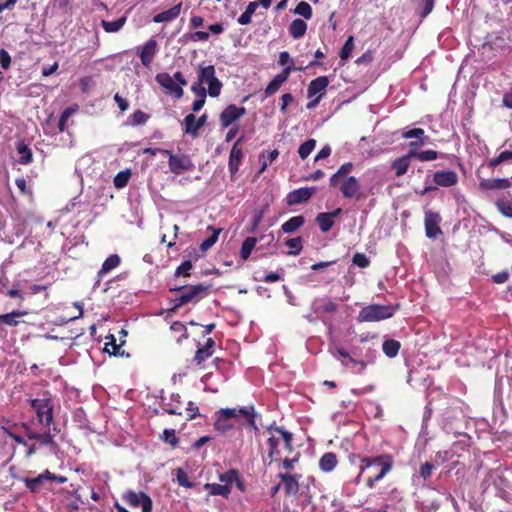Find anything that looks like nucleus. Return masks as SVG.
Returning a JSON list of instances; mask_svg holds the SVG:
<instances>
[{
  "label": "nucleus",
  "instance_id": "nucleus-1",
  "mask_svg": "<svg viewBox=\"0 0 512 512\" xmlns=\"http://www.w3.org/2000/svg\"><path fill=\"white\" fill-rule=\"evenodd\" d=\"M32 409L35 411L38 422L49 427L54 419V403L52 394L45 390L37 398L29 400Z\"/></svg>",
  "mask_w": 512,
  "mask_h": 512
},
{
  "label": "nucleus",
  "instance_id": "nucleus-2",
  "mask_svg": "<svg viewBox=\"0 0 512 512\" xmlns=\"http://www.w3.org/2000/svg\"><path fill=\"white\" fill-rule=\"evenodd\" d=\"M399 305H381L371 304L363 307L357 316V321L363 322H378L391 318L398 310Z\"/></svg>",
  "mask_w": 512,
  "mask_h": 512
},
{
  "label": "nucleus",
  "instance_id": "nucleus-3",
  "mask_svg": "<svg viewBox=\"0 0 512 512\" xmlns=\"http://www.w3.org/2000/svg\"><path fill=\"white\" fill-rule=\"evenodd\" d=\"M374 468H380L379 472L375 475H370L367 479V487L373 488L374 484L382 480L386 474H388L392 468L390 459L386 456H377L372 458L362 459L361 472L365 470H371Z\"/></svg>",
  "mask_w": 512,
  "mask_h": 512
},
{
  "label": "nucleus",
  "instance_id": "nucleus-4",
  "mask_svg": "<svg viewBox=\"0 0 512 512\" xmlns=\"http://www.w3.org/2000/svg\"><path fill=\"white\" fill-rule=\"evenodd\" d=\"M208 290V286L200 283L192 286H179L172 288L171 291H178L180 294L173 300L175 305L173 309H177L188 303H197L204 297Z\"/></svg>",
  "mask_w": 512,
  "mask_h": 512
},
{
  "label": "nucleus",
  "instance_id": "nucleus-5",
  "mask_svg": "<svg viewBox=\"0 0 512 512\" xmlns=\"http://www.w3.org/2000/svg\"><path fill=\"white\" fill-rule=\"evenodd\" d=\"M199 84L208 86V94L211 97H217L221 93L222 83L215 75V67L213 65L199 66L198 70Z\"/></svg>",
  "mask_w": 512,
  "mask_h": 512
},
{
  "label": "nucleus",
  "instance_id": "nucleus-6",
  "mask_svg": "<svg viewBox=\"0 0 512 512\" xmlns=\"http://www.w3.org/2000/svg\"><path fill=\"white\" fill-rule=\"evenodd\" d=\"M161 154L168 157L169 169L176 175L191 171L194 168V164L188 155H175L170 150H161Z\"/></svg>",
  "mask_w": 512,
  "mask_h": 512
},
{
  "label": "nucleus",
  "instance_id": "nucleus-7",
  "mask_svg": "<svg viewBox=\"0 0 512 512\" xmlns=\"http://www.w3.org/2000/svg\"><path fill=\"white\" fill-rule=\"evenodd\" d=\"M123 500L133 508L141 507L142 512H151L153 503L151 498L144 492L126 491Z\"/></svg>",
  "mask_w": 512,
  "mask_h": 512
},
{
  "label": "nucleus",
  "instance_id": "nucleus-8",
  "mask_svg": "<svg viewBox=\"0 0 512 512\" xmlns=\"http://www.w3.org/2000/svg\"><path fill=\"white\" fill-rule=\"evenodd\" d=\"M155 81L176 98H181L183 96V88L174 82V78H172L169 73H158L155 77Z\"/></svg>",
  "mask_w": 512,
  "mask_h": 512
},
{
  "label": "nucleus",
  "instance_id": "nucleus-9",
  "mask_svg": "<svg viewBox=\"0 0 512 512\" xmlns=\"http://www.w3.org/2000/svg\"><path fill=\"white\" fill-rule=\"evenodd\" d=\"M246 113L245 107H238L234 104L228 105L220 114V122L223 128L229 127L236 120Z\"/></svg>",
  "mask_w": 512,
  "mask_h": 512
},
{
  "label": "nucleus",
  "instance_id": "nucleus-10",
  "mask_svg": "<svg viewBox=\"0 0 512 512\" xmlns=\"http://www.w3.org/2000/svg\"><path fill=\"white\" fill-rule=\"evenodd\" d=\"M343 197L345 198H356L361 197V185L354 176L346 177L339 187Z\"/></svg>",
  "mask_w": 512,
  "mask_h": 512
},
{
  "label": "nucleus",
  "instance_id": "nucleus-11",
  "mask_svg": "<svg viewBox=\"0 0 512 512\" xmlns=\"http://www.w3.org/2000/svg\"><path fill=\"white\" fill-rule=\"evenodd\" d=\"M295 70H302L301 68L296 67H286L283 69V71L279 74H277L267 85L265 88V95L266 97L273 95L276 93L282 84L286 82L291 74L292 71Z\"/></svg>",
  "mask_w": 512,
  "mask_h": 512
},
{
  "label": "nucleus",
  "instance_id": "nucleus-12",
  "mask_svg": "<svg viewBox=\"0 0 512 512\" xmlns=\"http://www.w3.org/2000/svg\"><path fill=\"white\" fill-rule=\"evenodd\" d=\"M440 220L441 218L438 213L432 211H428L425 213L424 225L426 236L428 238H436L438 235L442 233L439 227Z\"/></svg>",
  "mask_w": 512,
  "mask_h": 512
},
{
  "label": "nucleus",
  "instance_id": "nucleus-13",
  "mask_svg": "<svg viewBox=\"0 0 512 512\" xmlns=\"http://www.w3.org/2000/svg\"><path fill=\"white\" fill-rule=\"evenodd\" d=\"M433 182L437 186L452 187L458 183V175L453 170H440L433 174Z\"/></svg>",
  "mask_w": 512,
  "mask_h": 512
},
{
  "label": "nucleus",
  "instance_id": "nucleus-14",
  "mask_svg": "<svg viewBox=\"0 0 512 512\" xmlns=\"http://www.w3.org/2000/svg\"><path fill=\"white\" fill-rule=\"evenodd\" d=\"M402 137L405 139H413L409 146L416 150L418 147H421L428 143L429 137L425 135V132L421 128H413L402 133Z\"/></svg>",
  "mask_w": 512,
  "mask_h": 512
},
{
  "label": "nucleus",
  "instance_id": "nucleus-15",
  "mask_svg": "<svg viewBox=\"0 0 512 512\" xmlns=\"http://www.w3.org/2000/svg\"><path fill=\"white\" fill-rule=\"evenodd\" d=\"M315 191L316 189L314 187H305L293 190L287 195V203L288 205H298L306 202L312 197Z\"/></svg>",
  "mask_w": 512,
  "mask_h": 512
},
{
  "label": "nucleus",
  "instance_id": "nucleus-16",
  "mask_svg": "<svg viewBox=\"0 0 512 512\" xmlns=\"http://www.w3.org/2000/svg\"><path fill=\"white\" fill-rule=\"evenodd\" d=\"M157 53V42L155 39H149L140 49L139 57L145 67H149Z\"/></svg>",
  "mask_w": 512,
  "mask_h": 512
},
{
  "label": "nucleus",
  "instance_id": "nucleus-17",
  "mask_svg": "<svg viewBox=\"0 0 512 512\" xmlns=\"http://www.w3.org/2000/svg\"><path fill=\"white\" fill-rule=\"evenodd\" d=\"M207 115L203 114L198 119L194 114H188L184 118L185 132L192 136H197L198 130L206 123Z\"/></svg>",
  "mask_w": 512,
  "mask_h": 512
},
{
  "label": "nucleus",
  "instance_id": "nucleus-18",
  "mask_svg": "<svg viewBox=\"0 0 512 512\" xmlns=\"http://www.w3.org/2000/svg\"><path fill=\"white\" fill-rule=\"evenodd\" d=\"M329 84L328 78L326 76H320L316 79L312 80L308 86L307 94L309 98L314 96L322 97L326 91V88Z\"/></svg>",
  "mask_w": 512,
  "mask_h": 512
},
{
  "label": "nucleus",
  "instance_id": "nucleus-19",
  "mask_svg": "<svg viewBox=\"0 0 512 512\" xmlns=\"http://www.w3.org/2000/svg\"><path fill=\"white\" fill-rule=\"evenodd\" d=\"M311 309L315 313H333L337 310V304L327 297H318L312 301Z\"/></svg>",
  "mask_w": 512,
  "mask_h": 512
},
{
  "label": "nucleus",
  "instance_id": "nucleus-20",
  "mask_svg": "<svg viewBox=\"0 0 512 512\" xmlns=\"http://www.w3.org/2000/svg\"><path fill=\"white\" fill-rule=\"evenodd\" d=\"M278 477L281 479L284 490L287 495L295 496L299 491V477L288 473H279Z\"/></svg>",
  "mask_w": 512,
  "mask_h": 512
},
{
  "label": "nucleus",
  "instance_id": "nucleus-21",
  "mask_svg": "<svg viewBox=\"0 0 512 512\" xmlns=\"http://www.w3.org/2000/svg\"><path fill=\"white\" fill-rule=\"evenodd\" d=\"M240 140L236 141L230 151L229 155V171L233 175L237 173L239 170V166L241 164V160L243 157L242 149L239 147Z\"/></svg>",
  "mask_w": 512,
  "mask_h": 512
},
{
  "label": "nucleus",
  "instance_id": "nucleus-22",
  "mask_svg": "<svg viewBox=\"0 0 512 512\" xmlns=\"http://www.w3.org/2000/svg\"><path fill=\"white\" fill-rule=\"evenodd\" d=\"M511 186V182L507 178L483 179L480 187L484 190H504Z\"/></svg>",
  "mask_w": 512,
  "mask_h": 512
},
{
  "label": "nucleus",
  "instance_id": "nucleus-23",
  "mask_svg": "<svg viewBox=\"0 0 512 512\" xmlns=\"http://www.w3.org/2000/svg\"><path fill=\"white\" fill-rule=\"evenodd\" d=\"M47 477H50L49 470H45L43 473L39 474L34 478H22V481L24 482L26 488H28L31 492L35 493L41 488L45 481H48Z\"/></svg>",
  "mask_w": 512,
  "mask_h": 512
},
{
  "label": "nucleus",
  "instance_id": "nucleus-24",
  "mask_svg": "<svg viewBox=\"0 0 512 512\" xmlns=\"http://www.w3.org/2000/svg\"><path fill=\"white\" fill-rule=\"evenodd\" d=\"M181 7H182V4L178 3L166 11H162V12L156 14L153 17V22L166 23V22H170V21L176 19L180 15Z\"/></svg>",
  "mask_w": 512,
  "mask_h": 512
},
{
  "label": "nucleus",
  "instance_id": "nucleus-25",
  "mask_svg": "<svg viewBox=\"0 0 512 512\" xmlns=\"http://www.w3.org/2000/svg\"><path fill=\"white\" fill-rule=\"evenodd\" d=\"M412 158L414 157L410 156L409 151L406 155L397 158L392 162L391 168L397 177L403 176L408 171Z\"/></svg>",
  "mask_w": 512,
  "mask_h": 512
},
{
  "label": "nucleus",
  "instance_id": "nucleus-26",
  "mask_svg": "<svg viewBox=\"0 0 512 512\" xmlns=\"http://www.w3.org/2000/svg\"><path fill=\"white\" fill-rule=\"evenodd\" d=\"M26 436L30 440H37L41 445L44 446H50V447H56V443L54 440V435L50 432H44V433H35L31 430H27Z\"/></svg>",
  "mask_w": 512,
  "mask_h": 512
},
{
  "label": "nucleus",
  "instance_id": "nucleus-27",
  "mask_svg": "<svg viewBox=\"0 0 512 512\" xmlns=\"http://www.w3.org/2000/svg\"><path fill=\"white\" fill-rule=\"evenodd\" d=\"M204 489L212 496H222L228 498L231 494V486L217 483H206Z\"/></svg>",
  "mask_w": 512,
  "mask_h": 512
},
{
  "label": "nucleus",
  "instance_id": "nucleus-28",
  "mask_svg": "<svg viewBox=\"0 0 512 512\" xmlns=\"http://www.w3.org/2000/svg\"><path fill=\"white\" fill-rule=\"evenodd\" d=\"M307 31V24L302 19H294L289 26V33L294 39L302 38Z\"/></svg>",
  "mask_w": 512,
  "mask_h": 512
},
{
  "label": "nucleus",
  "instance_id": "nucleus-29",
  "mask_svg": "<svg viewBox=\"0 0 512 512\" xmlns=\"http://www.w3.org/2000/svg\"><path fill=\"white\" fill-rule=\"evenodd\" d=\"M16 150L19 155L18 162L20 164L27 165L32 162V160H33L32 151L23 141L17 142Z\"/></svg>",
  "mask_w": 512,
  "mask_h": 512
},
{
  "label": "nucleus",
  "instance_id": "nucleus-30",
  "mask_svg": "<svg viewBox=\"0 0 512 512\" xmlns=\"http://www.w3.org/2000/svg\"><path fill=\"white\" fill-rule=\"evenodd\" d=\"M215 345V342L212 338H208L206 341V344L204 347L199 348L196 351L194 360L197 362V364H201L203 361H205L207 358H209L213 353V347Z\"/></svg>",
  "mask_w": 512,
  "mask_h": 512
},
{
  "label": "nucleus",
  "instance_id": "nucleus-31",
  "mask_svg": "<svg viewBox=\"0 0 512 512\" xmlns=\"http://www.w3.org/2000/svg\"><path fill=\"white\" fill-rule=\"evenodd\" d=\"M121 259L117 254L110 255L102 264L101 269L98 272L99 277H103L116 267L120 265Z\"/></svg>",
  "mask_w": 512,
  "mask_h": 512
},
{
  "label": "nucleus",
  "instance_id": "nucleus-32",
  "mask_svg": "<svg viewBox=\"0 0 512 512\" xmlns=\"http://www.w3.org/2000/svg\"><path fill=\"white\" fill-rule=\"evenodd\" d=\"M353 169V163L346 162L340 166L336 173L330 177V185L335 187L339 184L341 178L346 177Z\"/></svg>",
  "mask_w": 512,
  "mask_h": 512
},
{
  "label": "nucleus",
  "instance_id": "nucleus-33",
  "mask_svg": "<svg viewBox=\"0 0 512 512\" xmlns=\"http://www.w3.org/2000/svg\"><path fill=\"white\" fill-rule=\"evenodd\" d=\"M337 465V458L334 453H325L319 461V466L324 472H331Z\"/></svg>",
  "mask_w": 512,
  "mask_h": 512
},
{
  "label": "nucleus",
  "instance_id": "nucleus-34",
  "mask_svg": "<svg viewBox=\"0 0 512 512\" xmlns=\"http://www.w3.org/2000/svg\"><path fill=\"white\" fill-rule=\"evenodd\" d=\"M305 222V219L303 216H294L284 222L281 226V229L284 233H293L298 228H300Z\"/></svg>",
  "mask_w": 512,
  "mask_h": 512
},
{
  "label": "nucleus",
  "instance_id": "nucleus-35",
  "mask_svg": "<svg viewBox=\"0 0 512 512\" xmlns=\"http://www.w3.org/2000/svg\"><path fill=\"white\" fill-rule=\"evenodd\" d=\"M126 20H127V18L125 16H123L115 21L102 20L101 26L107 33H116L123 28V26L126 23Z\"/></svg>",
  "mask_w": 512,
  "mask_h": 512
},
{
  "label": "nucleus",
  "instance_id": "nucleus-36",
  "mask_svg": "<svg viewBox=\"0 0 512 512\" xmlns=\"http://www.w3.org/2000/svg\"><path fill=\"white\" fill-rule=\"evenodd\" d=\"M249 415V409L246 407H243L241 409H235V408H226L221 409L219 411V416L229 420L231 418H238L240 416H248Z\"/></svg>",
  "mask_w": 512,
  "mask_h": 512
},
{
  "label": "nucleus",
  "instance_id": "nucleus-37",
  "mask_svg": "<svg viewBox=\"0 0 512 512\" xmlns=\"http://www.w3.org/2000/svg\"><path fill=\"white\" fill-rule=\"evenodd\" d=\"M27 312L15 310L7 314L0 315V323L6 324L7 326L14 327L19 324L16 320L18 317L25 316Z\"/></svg>",
  "mask_w": 512,
  "mask_h": 512
},
{
  "label": "nucleus",
  "instance_id": "nucleus-38",
  "mask_svg": "<svg viewBox=\"0 0 512 512\" xmlns=\"http://www.w3.org/2000/svg\"><path fill=\"white\" fill-rule=\"evenodd\" d=\"M400 347V342L394 339L385 340L382 345L383 352L389 358H394L395 356H397Z\"/></svg>",
  "mask_w": 512,
  "mask_h": 512
},
{
  "label": "nucleus",
  "instance_id": "nucleus-39",
  "mask_svg": "<svg viewBox=\"0 0 512 512\" xmlns=\"http://www.w3.org/2000/svg\"><path fill=\"white\" fill-rule=\"evenodd\" d=\"M258 239L256 237H247L241 246L240 257L243 260H247L251 255L252 250L255 248Z\"/></svg>",
  "mask_w": 512,
  "mask_h": 512
},
{
  "label": "nucleus",
  "instance_id": "nucleus-40",
  "mask_svg": "<svg viewBox=\"0 0 512 512\" xmlns=\"http://www.w3.org/2000/svg\"><path fill=\"white\" fill-rule=\"evenodd\" d=\"M410 156L417 158L421 162L432 161L439 157V153L434 150L417 151L414 149L410 150Z\"/></svg>",
  "mask_w": 512,
  "mask_h": 512
},
{
  "label": "nucleus",
  "instance_id": "nucleus-41",
  "mask_svg": "<svg viewBox=\"0 0 512 512\" xmlns=\"http://www.w3.org/2000/svg\"><path fill=\"white\" fill-rule=\"evenodd\" d=\"M78 110V105L74 104L72 106L67 107L64 109V111L61 113L59 122H58V128L61 132L65 131L67 128V121L68 119L74 115Z\"/></svg>",
  "mask_w": 512,
  "mask_h": 512
},
{
  "label": "nucleus",
  "instance_id": "nucleus-42",
  "mask_svg": "<svg viewBox=\"0 0 512 512\" xmlns=\"http://www.w3.org/2000/svg\"><path fill=\"white\" fill-rule=\"evenodd\" d=\"M316 222L322 232H328L334 225V221L331 219L330 214L327 212L319 213L316 216Z\"/></svg>",
  "mask_w": 512,
  "mask_h": 512
},
{
  "label": "nucleus",
  "instance_id": "nucleus-43",
  "mask_svg": "<svg viewBox=\"0 0 512 512\" xmlns=\"http://www.w3.org/2000/svg\"><path fill=\"white\" fill-rule=\"evenodd\" d=\"M268 431H275V432L279 433L284 441L285 448L289 452L292 451L293 436L290 432L286 431L283 427H278V426H270L268 428Z\"/></svg>",
  "mask_w": 512,
  "mask_h": 512
},
{
  "label": "nucleus",
  "instance_id": "nucleus-44",
  "mask_svg": "<svg viewBox=\"0 0 512 512\" xmlns=\"http://www.w3.org/2000/svg\"><path fill=\"white\" fill-rule=\"evenodd\" d=\"M257 7H258V4L256 2H250L247 5L245 11L238 18V23L240 25L249 24L251 22V17L255 13Z\"/></svg>",
  "mask_w": 512,
  "mask_h": 512
},
{
  "label": "nucleus",
  "instance_id": "nucleus-45",
  "mask_svg": "<svg viewBox=\"0 0 512 512\" xmlns=\"http://www.w3.org/2000/svg\"><path fill=\"white\" fill-rule=\"evenodd\" d=\"M316 147V140L315 139H308L304 143H302L298 149V154L302 160L306 159L310 153L315 149Z\"/></svg>",
  "mask_w": 512,
  "mask_h": 512
},
{
  "label": "nucleus",
  "instance_id": "nucleus-46",
  "mask_svg": "<svg viewBox=\"0 0 512 512\" xmlns=\"http://www.w3.org/2000/svg\"><path fill=\"white\" fill-rule=\"evenodd\" d=\"M285 245L290 248V251L287 252L288 255L296 256L302 251V238L301 237H295L288 239L285 242Z\"/></svg>",
  "mask_w": 512,
  "mask_h": 512
},
{
  "label": "nucleus",
  "instance_id": "nucleus-47",
  "mask_svg": "<svg viewBox=\"0 0 512 512\" xmlns=\"http://www.w3.org/2000/svg\"><path fill=\"white\" fill-rule=\"evenodd\" d=\"M109 341L105 344V351L108 352L111 355L118 356L123 355L124 351L121 350V345H118L116 343V339L114 335H109L107 337Z\"/></svg>",
  "mask_w": 512,
  "mask_h": 512
},
{
  "label": "nucleus",
  "instance_id": "nucleus-48",
  "mask_svg": "<svg viewBox=\"0 0 512 512\" xmlns=\"http://www.w3.org/2000/svg\"><path fill=\"white\" fill-rule=\"evenodd\" d=\"M294 14L300 15L307 20L311 19L313 15L311 6L305 1H301L297 4L294 9Z\"/></svg>",
  "mask_w": 512,
  "mask_h": 512
},
{
  "label": "nucleus",
  "instance_id": "nucleus-49",
  "mask_svg": "<svg viewBox=\"0 0 512 512\" xmlns=\"http://www.w3.org/2000/svg\"><path fill=\"white\" fill-rule=\"evenodd\" d=\"M131 172L130 170L120 171L117 173V175L114 177V185L116 188H123L128 184V181L130 179Z\"/></svg>",
  "mask_w": 512,
  "mask_h": 512
},
{
  "label": "nucleus",
  "instance_id": "nucleus-50",
  "mask_svg": "<svg viewBox=\"0 0 512 512\" xmlns=\"http://www.w3.org/2000/svg\"><path fill=\"white\" fill-rule=\"evenodd\" d=\"M353 48H354V38H353V36H349L340 50L341 60H347L350 57Z\"/></svg>",
  "mask_w": 512,
  "mask_h": 512
},
{
  "label": "nucleus",
  "instance_id": "nucleus-51",
  "mask_svg": "<svg viewBox=\"0 0 512 512\" xmlns=\"http://www.w3.org/2000/svg\"><path fill=\"white\" fill-rule=\"evenodd\" d=\"M238 471L235 469H230L225 473L219 474L220 482L224 483L223 485H229L232 487L234 480L237 478Z\"/></svg>",
  "mask_w": 512,
  "mask_h": 512
},
{
  "label": "nucleus",
  "instance_id": "nucleus-52",
  "mask_svg": "<svg viewBox=\"0 0 512 512\" xmlns=\"http://www.w3.org/2000/svg\"><path fill=\"white\" fill-rule=\"evenodd\" d=\"M512 161V151H503L496 158L490 160L489 166L496 167L500 163Z\"/></svg>",
  "mask_w": 512,
  "mask_h": 512
},
{
  "label": "nucleus",
  "instance_id": "nucleus-53",
  "mask_svg": "<svg viewBox=\"0 0 512 512\" xmlns=\"http://www.w3.org/2000/svg\"><path fill=\"white\" fill-rule=\"evenodd\" d=\"M220 232V229H213L212 235L201 243V250L207 251L210 249L217 242Z\"/></svg>",
  "mask_w": 512,
  "mask_h": 512
},
{
  "label": "nucleus",
  "instance_id": "nucleus-54",
  "mask_svg": "<svg viewBox=\"0 0 512 512\" xmlns=\"http://www.w3.org/2000/svg\"><path fill=\"white\" fill-rule=\"evenodd\" d=\"M434 8V0H419V9H421V17L428 16Z\"/></svg>",
  "mask_w": 512,
  "mask_h": 512
},
{
  "label": "nucleus",
  "instance_id": "nucleus-55",
  "mask_svg": "<svg viewBox=\"0 0 512 512\" xmlns=\"http://www.w3.org/2000/svg\"><path fill=\"white\" fill-rule=\"evenodd\" d=\"M149 116L141 110H136L131 116V123L133 125H143L147 122Z\"/></svg>",
  "mask_w": 512,
  "mask_h": 512
},
{
  "label": "nucleus",
  "instance_id": "nucleus-56",
  "mask_svg": "<svg viewBox=\"0 0 512 512\" xmlns=\"http://www.w3.org/2000/svg\"><path fill=\"white\" fill-rule=\"evenodd\" d=\"M352 263L360 268H366L369 266L370 260L364 253H356L352 258Z\"/></svg>",
  "mask_w": 512,
  "mask_h": 512
},
{
  "label": "nucleus",
  "instance_id": "nucleus-57",
  "mask_svg": "<svg viewBox=\"0 0 512 512\" xmlns=\"http://www.w3.org/2000/svg\"><path fill=\"white\" fill-rule=\"evenodd\" d=\"M337 353L339 354L340 357L348 359V361L353 365L360 366V370H363L366 367V363L364 361H358L353 359L352 357H350L349 353L343 348H338Z\"/></svg>",
  "mask_w": 512,
  "mask_h": 512
},
{
  "label": "nucleus",
  "instance_id": "nucleus-58",
  "mask_svg": "<svg viewBox=\"0 0 512 512\" xmlns=\"http://www.w3.org/2000/svg\"><path fill=\"white\" fill-rule=\"evenodd\" d=\"M193 265L190 260L183 261L176 269L175 276H188Z\"/></svg>",
  "mask_w": 512,
  "mask_h": 512
},
{
  "label": "nucleus",
  "instance_id": "nucleus-59",
  "mask_svg": "<svg viewBox=\"0 0 512 512\" xmlns=\"http://www.w3.org/2000/svg\"><path fill=\"white\" fill-rule=\"evenodd\" d=\"M177 482L180 486L185 488H192L194 484L188 479V475L182 469L177 470Z\"/></svg>",
  "mask_w": 512,
  "mask_h": 512
},
{
  "label": "nucleus",
  "instance_id": "nucleus-60",
  "mask_svg": "<svg viewBox=\"0 0 512 512\" xmlns=\"http://www.w3.org/2000/svg\"><path fill=\"white\" fill-rule=\"evenodd\" d=\"M278 64L280 66H283L284 68H286V67H295L294 66V61H293V59L291 58L290 54L287 51L280 52Z\"/></svg>",
  "mask_w": 512,
  "mask_h": 512
},
{
  "label": "nucleus",
  "instance_id": "nucleus-61",
  "mask_svg": "<svg viewBox=\"0 0 512 512\" xmlns=\"http://www.w3.org/2000/svg\"><path fill=\"white\" fill-rule=\"evenodd\" d=\"M0 65L5 70L11 65V57L5 49H0Z\"/></svg>",
  "mask_w": 512,
  "mask_h": 512
},
{
  "label": "nucleus",
  "instance_id": "nucleus-62",
  "mask_svg": "<svg viewBox=\"0 0 512 512\" xmlns=\"http://www.w3.org/2000/svg\"><path fill=\"white\" fill-rule=\"evenodd\" d=\"M187 37L194 42L197 41H207L209 39V33L205 31H196L187 35Z\"/></svg>",
  "mask_w": 512,
  "mask_h": 512
},
{
  "label": "nucleus",
  "instance_id": "nucleus-63",
  "mask_svg": "<svg viewBox=\"0 0 512 512\" xmlns=\"http://www.w3.org/2000/svg\"><path fill=\"white\" fill-rule=\"evenodd\" d=\"M232 427V424L228 422V420L218 416L215 422V428L221 432H226Z\"/></svg>",
  "mask_w": 512,
  "mask_h": 512
},
{
  "label": "nucleus",
  "instance_id": "nucleus-64",
  "mask_svg": "<svg viewBox=\"0 0 512 512\" xmlns=\"http://www.w3.org/2000/svg\"><path fill=\"white\" fill-rule=\"evenodd\" d=\"M499 211L506 217L512 218V205L507 203H498L497 204Z\"/></svg>",
  "mask_w": 512,
  "mask_h": 512
}]
</instances>
